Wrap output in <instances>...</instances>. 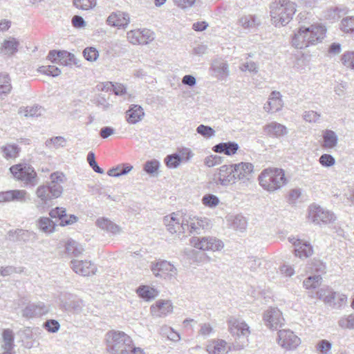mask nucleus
Here are the masks:
<instances>
[{"label":"nucleus","instance_id":"f257e3e1","mask_svg":"<svg viewBox=\"0 0 354 354\" xmlns=\"http://www.w3.org/2000/svg\"><path fill=\"white\" fill-rule=\"evenodd\" d=\"M259 185L268 192H274L287 183L285 171L278 167H268L258 177Z\"/></svg>","mask_w":354,"mask_h":354},{"label":"nucleus","instance_id":"f03ea898","mask_svg":"<svg viewBox=\"0 0 354 354\" xmlns=\"http://www.w3.org/2000/svg\"><path fill=\"white\" fill-rule=\"evenodd\" d=\"M105 342L107 351L111 354H127L133 340L124 332L112 330L106 333Z\"/></svg>","mask_w":354,"mask_h":354},{"label":"nucleus","instance_id":"7ed1b4c3","mask_svg":"<svg viewBox=\"0 0 354 354\" xmlns=\"http://www.w3.org/2000/svg\"><path fill=\"white\" fill-rule=\"evenodd\" d=\"M296 11L293 1H279L272 7L271 16L276 26L287 24Z\"/></svg>","mask_w":354,"mask_h":354},{"label":"nucleus","instance_id":"20e7f679","mask_svg":"<svg viewBox=\"0 0 354 354\" xmlns=\"http://www.w3.org/2000/svg\"><path fill=\"white\" fill-rule=\"evenodd\" d=\"M10 171L15 179L24 182L26 185H34L37 183V174L34 168L28 164H16L10 167Z\"/></svg>","mask_w":354,"mask_h":354},{"label":"nucleus","instance_id":"39448f33","mask_svg":"<svg viewBox=\"0 0 354 354\" xmlns=\"http://www.w3.org/2000/svg\"><path fill=\"white\" fill-rule=\"evenodd\" d=\"M308 219L316 224H327L335 220L333 214L321 207L313 205L309 207Z\"/></svg>","mask_w":354,"mask_h":354},{"label":"nucleus","instance_id":"423d86ee","mask_svg":"<svg viewBox=\"0 0 354 354\" xmlns=\"http://www.w3.org/2000/svg\"><path fill=\"white\" fill-rule=\"evenodd\" d=\"M191 244L196 249L216 252L223 248V243L216 238H193Z\"/></svg>","mask_w":354,"mask_h":354},{"label":"nucleus","instance_id":"0eeeda50","mask_svg":"<svg viewBox=\"0 0 354 354\" xmlns=\"http://www.w3.org/2000/svg\"><path fill=\"white\" fill-rule=\"evenodd\" d=\"M303 30L308 46L322 41L326 31L325 27L320 24H314L308 28L303 27Z\"/></svg>","mask_w":354,"mask_h":354},{"label":"nucleus","instance_id":"6e6552de","mask_svg":"<svg viewBox=\"0 0 354 354\" xmlns=\"http://www.w3.org/2000/svg\"><path fill=\"white\" fill-rule=\"evenodd\" d=\"M279 344L287 349L292 350L296 348L301 343L300 339L290 330H281L279 332Z\"/></svg>","mask_w":354,"mask_h":354},{"label":"nucleus","instance_id":"1a4fd4ad","mask_svg":"<svg viewBox=\"0 0 354 354\" xmlns=\"http://www.w3.org/2000/svg\"><path fill=\"white\" fill-rule=\"evenodd\" d=\"M184 219L180 223V215L178 213H172L164 218V223L167 230L171 234L185 233Z\"/></svg>","mask_w":354,"mask_h":354},{"label":"nucleus","instance_id":"9d476101","mask_svg":"<svg viewBox=\"0 0 354 354\" xmlns=\"http://www.w3.org/2000/svg\"><path fill=\"white\" fill-rule=\"evenodd\" d=\"M127 39L133 44L144 45L153 40L152 33L147 29H136L127 32Z\"/></svg>","mask_w":354,"mask_h":354},{"label":"nucleus","instance_id":"9b49d317","mask_svg":"<svg viewBox=\"0 0 354 354\" xmlns=\"http://www.w3.org/2000/svg\"><path fill=\"white\" fill-rule=\"evenodd\" d=\"M151 270L156 276L164 278H171L176 274V269L166 261L153 263L151 266Z\"/></svg>","mask_w":354,"mask_h":354},{"label":"nucleus","instance_id":"f8f14e48","mask_svg":"<svg viewBox=\"0 0 354 354\" xmlns=\"http://www.w3.org/2000/svg\"><path fill=\"white\" fill-rule=\"evenodd\" d=\"M47 58L53 63H58L64 66L72 64L75 62V56L66 50H50Z\"/></svg>","mask_w":354,"mask_h":354},{"label":"nucleus","instance_id":"ddd939ff","mask_svg":"<svg viewBox=\"0 0 354 354\" xmlns=\"http://www.w3.org/2000/svg\"><path fill=\"white\" fill-rule=\"evenodd\" d=\"M174 306L169 300L160 299L151 306L150 312L156 317H165L171 313Z\"/></svg>","mask_w":354,"mask_h":354},{"label":"nucleus","instance_id":"4468645a","mask_svg":"<svg viewBox=\"0 0 354 354\" xmlns=\"http://www.w3.org/2000/svg\"><path fill=\"white\" fill-rule=\"evenodd\" d=\"M228 330L235 337L248 336L250 333L248 324L239 319L232 318L228 321Z\"/></svg>","mask_w":354,"mask_h":354},{"label":"nucleus","instance_id":"2eb2a0df","mask_svg":"<svg viewBox=\"0 0 354 354\" xmlns=\"http://www.w3.org/2000/svg\"><path fill=\"white\" fill-rule=\"evenodd\" d=\"M263 319L270 328H277L281 326L284 322L282 313L276 308L268 310L263 315Z\"/></svg>","mask_w":354,"mask_h":354},{"label":"nucleus","instance_id":"dca6fc26","mask_svg":"<svg viewBox=\"0 0 354 354\" xmlns=\"http://www.w3.org/2000/svg\"><path fill=\"white\" fill-rule=\"evenodd\" d=\"M206 351L209 354H227L230 351V346L223 339H214L207 344Z\"/></svg>","mask_w":354,"mask_h":354},{"label":"nucleus","instance_id":"f3484780","mask_svg":"<svg viewBox=\"0 0 354 354\" xmlns=\"http://www.w3.org/2000/svg\"><path fill=\"white\" fill-rule=\"evenodd\" d=\"M73 270L79 274L89 276L96 271L95 266L89 261L75 260L72 261Z\"/></svg>","mask_w":354,"mask_h":354},{"label":"nucleus","instance_id":"a211bd4d","mask_svg":"<svg viewBox=\"0 0 354 354\" xmlns=\"http://www.w3.org/2000/svg\"><path fill=\"white\" fill-rule=\"evenodd\" d=\"M218 180L223 185L232 184L237 180L232 165H224L219 168Z\"/></svg>","mask_w":354,"mask_h":354},{"label":"nucleus","instance_id":"6ab92c4d","mask_svg":"<svg viewBox=\"0 0 354 354\" xmlns=\"http://www.w3.org/2000/svg\"><path fill=\"white\" fill-rule=\"evenodd\" d=\"M232 165L237 180L249 179L254 172V166L250 162H241Z\"/></svg>","mask_w":354,"mask_h":354},{"label":"nucleus","instance_id":"aec40b11","mask_svg":"<svg viewBox=\"0 0 354 354\" xmlns=\"http://www.w3.org/2000/svg\"><path fill=\"white\" fill-rule=\"evenodd\" d=\"M106 22L109 26L121 28L128 26L130 22V19L127 14L118 11L112 12L108 17Z\"/></svg>","mask_w":354,"mask_h":354},{"label":"nucleus","instance_id":"412c9836","mask_svg":"<svg viewBox=\"0 0 354 354\" xmlns=\"http://www.w3.org/2000/svg\"><path fill=\"white\" fill-rule=\"evenodd\" d=\"M239 149V145L234 142H221L214 145L212 148L215 153H223L227 156L235 155Z\"/></svg>","mask_w":354,"mask_h":354},{"label":"nucleus","instance_id":"4be33fe9","mask_svg":"<svg viewBox=\"0 0 354 354\" xmlns=\"http://www.w3.org/2000/svg\"><path fill=\"white\" fill-rule=\"evenodd\" d=\"M145 116L143 109L137 104H133L126 112V119L129 124H136L141 121Z\"/></svg>","mask_w":354,"mask_h":354},{"label":"nucleus","instance_id":"5701e85b","mask_svg":"<svg viewBox=\"0 0 354 354\" xmlns=\"http://www.w3.org/2000/svg\"><path fill=\"white\" fill-rule=\"evenodd\" d=\"M49 215L52 218L58 219L62 226L71 225L77 221V217L74 215L68 216V221L62 220L64 218V216H66V209L63 207H57L52 209L49 212Z\"/></svg>","mask_w":354,"mask_h":354},{"label":"nucleus","instance_id":"b1692460","mask_svg":"<svg viewBox=\"0 0 354 354\" xmlns=\"http://www.w3.org/2000/svg\"><path fill=\"white\" fill-rule=\"evenodd\" d=\"M283 106L281 96L279 92L273 91L268 99L267 104L265 105L264 109L268 112H276L279 111Z\"/></svg>","mask_w":354,"mask_h":354},{"label":"nucleus","instance_id":"393cba45","mask_svg":"<svg viewBox=\"0 0 354 354\" xmlns=\"http://www.w3.org/2000/svg\"><path fill=\"white\" fill-rule=\"evenodd\" d=\"M324 301L335 306L341 307L346 303L347 297L344 294L328 291V295H324Z\"/></svg>","mask_w":354,"mask_h":354},{"label":"nucleus","instance_id":"a878e982","mask_svg":"<svg viewBox=\"0 0 354 354\" xmlns=\"http://www.w3.org/2000/svg\"><path fill=\"white\" fill-rule=\"evenodd\" d=\"M295 246V254L300 259L308 258L313 255V248L310 244L301 243L298 241L294 243Z\"/></svg>","mask_w":354,"mask_h":354},{"label":"nucleus","instance_id":"bb28decb","mask_svg":"<svg viewBox=\"0 0 354 354\" xmlns=\"http://www.w3.org/2000/svg\"><path fill=\"white\" fill-rule=\"evenodd\" d=\"M185 232L192 233L200 228H204L205 223L206 222L198 217H189L188 218L184 219Z\"/></svg>","mask_w":354,"mask_h":354},{"label":"nucleus","instance_id":"cd10ccee","mask_svg":"<svg viewBox=\"0 0 354 354\" xmlns=\"http://www.w3.org/2000/svg\"><path fill=\"white\" fill-rule=\"evenodd\" d=\"M136 292L140 297L146 301L153 299L158 295V291L156 289L147 286H140Z\"/></svg>","mask_w":354,"mask_h":354},{"label":"nucleus","instance_id":"c85d7f7f","mask_svg":"<svg viewBox=\"0 0 354 354\" xmlns=\"http://www.w3.org/2000/svg\"><path fill=\"white\" fill-rule=\"evenodd\" d=\"M292 44L297 48H303L308 46L303 27H301L295 34L292 39Z\"/></svg>","mask_w":354,"mask_h":354},{"label":"nucleus","instance_id":"c756f323","mask_svg":"<svg viewBox=\"0 0 354 354\" xmlns=\"http://www.w3.org/2000/svg\"><path fill=\"white\" fill-rule=\"evenodd\" d=\"M19 42L15 38L5 40L2 44L1 52L5 55H12L17 51Z\"/></svg>","mask_w":354,"mask_h":354},{"label":"nucleus","instance_id":"7c9ffc66","mask_svg":"<svg viewBox=\"0 0 354 354\" xmlns=\"http://www.w3.org/2000/svg\"><path fill=\"white\" fill-rule=\"evenodd\" d=\"M37 226L45 233H52L55 229V224L48 217H41L37 221Z\"/></svg>","mask_w":354,"mask_h":354},{"label":"nucleus","instance_id":"2f4dec72","mask_svg":"<svg viewBox=\"0 0 354 354\" xmlns=\"http://www.w3.org/2000/svg\"><path fill=\"white\" fill-rule=\"evenodd\" d=\"M323 138V147L330 149L336 146L337 142V138L333 131L326 130L324 131Z\"/></svg>","mask_w":354,"mask_h":354},{"label":"nucleus","instance_id":"473e14b6","mask_svg":"<svg viewBox=\"0 0 354 354\" xmlns=\"http://www.w3.org/2000/svg\"><path fill=\"white\" fill-rule=\"evenodd\" d=\"M132 169L133 166L129 164H122L109 169L107 174L109 176L112 177H118L129 173L132 170Z\"/></svg>","mask_w":354,"mask_h":354},{"label":"nucleus","instance_id":"72a5a7b5","mask_svg":"<svg viewBox=\"0 0 354 354\" xmlns=\"http://www.w3.org/2000/svg\"><path fill=\"white\" fill-rule=\"evenodd\" d=\"M342 64L346 69L354 71V51H346L340 57Z\"/></svg>","mask_w":354,"mask_h":354},{"label":"nucleus","instance_id":"f704fd0d","mask_svg":"<svg viewBox=\"0 0 354 354\" xmlns=\"http://www.w3.org/2000/svg\"><path fill=\"white\" fill-rule=\"evenodd\" d=\"M11 90V80L8 75L0 74V94L9 93Z\"/></svg>","mask_w":354,"mask_h":354},{"label":"nucleus","instance_id":"c9c22d12","mask_svg":"<svg viewBox=\"0 0 354 354\" xmlns=\"http://www.w3.org/2000/svg\"><path fill=\"white\" fill-rule=\"evenodd\" d=\"M2 151L6 158H15L19 156V149L15 145H6L2 147Z\"/></svg>","mask_w":354,"mask_h":354},{"label":"nucleus","instance_id":"e433bc0d","mask_svg":"<svg viewBox=\"0 0 354 354\" xmlns=\"http://www.w3.org/2000/svg\"><path fill=\"white\" fill-rule=\"evenodd\" d=\"M266 131L274 136H281L285 133L286 128L278 123L272 122L266 127Z\"/></svg>","mask_w":354,"mask_h":354},{"label":"nucleus","instance_id":"4c0bfd02","mask_svg":"<svg viewBox=\"0 0 354 354\" xmlns=\"http://www.w3.org/2000/svg\"><path fill=\"white\" fill-rule=\"evenodd\" d=\"M37 196L40 198L42 201H47L48 200L53 199L54 198L51 195V192L48 186L41 185L36 191Z\"/></svg>","mask_w":354,"mask_h":354},{"label":"nucleus","instance_id":"58836bf2","mask_svg":"<svg viewBox=\"0 0 354 354\" xmlns=\"http://www.w3.org/2000/svg\"><path fill=\"white\" fill-rule=\"evenodd\" d=\"M40 109L38 106H27L19 110V113L24 117H35L40 115Z\"/></svg>","mask_w":354,"mask_h":354},{"label":"nucleus","instance_id":"ea45409f","mask_svg":"<svg viewBox=\"0 0 354 354\" xmlns=\"http://www.w3.org/2000/svg\"><path fill=\"white\" fill-rule=\"evenodd\" d=\"M341 30L344 32H354V17H347L341 21Z\"/></svg>","mask_w":354,"mask_h":354},{"label":"nucleus","instance_id":"a19ab883","mask_svg":"<svg viewBox=\"0 0 354 354\" xmlns=\"http://www.w3.org/2000/svg\"><path fill=\"white\" fill-rule=\"evenodd\" d=\"M165 164L169 168H176L181 162L179 155L172 154L167 156L165 159Z\"/></svg>","mask_w":354,"mask_h":354},{"label":"nucleus","instance_id":"79ce46f5","mask_svg":"<svg viewBox=\"0 0 354 354\" xmlns=\"http://www.w3.org/2000/svg\"><path fill=\"white\" fill-rule=\"evenodd\" d=\"M322 281V277L318 276L309 277L304 281V286L306 289L316 288Z\"/></svg>","mask_w":354,"mask_h":354},{"label":"nucleus","instance_id":"37998d69","mask_svg":"<svg viewBox=\"0 0 354 354\" xmlns=\"http://www.w3.org/2000/svg\"><path fill=\"white\" fill-rule=\"evenodd\" d=\"M84 58L89 62L95 61L99 57V53L93 47H87L83 51Z\"/></svg>","mask_w":354,"mask_h":354},{"label":"nucleus","instance_id":"c03bdc74","mask_svg":"<svg viewBox=\"0 0 354 354\" xmlns=\"http://www.w3.org/2000/svg\"><path fill=\"white\" fill-rule=\"evenodd\" d=\"M198 333L202 337H209L214 333V328L209 323H204L201 324Z\"/></svg>","mask_w":354,"mask_h":354},{"label":"nucleus","instance_id":"a18cd8bd","mask_svg":"<svg viewBox=\"0 0 354 354\" xmlns=\"http://www.w3.org/2000/svg\"><path fill=\"white\" fill-rule=\"evenodd\" d=\"M221 162V158L216 155H209L207 156L204 159L205 165L208 167H213L218 165H220Z\"/></svg>","mask_w":354,"mask_h":354},{"label":"nucleus","instance_id":"49530a36","mask_svg":"<svg viewBox=\"0 0 354 354\" xmlns=\"http://www.w3.org/2000/svg\"><path fill=\"white\" fill-rule=\"evenodd\" d=\"M196 131L199 134L205 138H211L215 133V131L212 127L203 124L199 125Z\"/></svg>","mask_w":354,"mask_h":354},{"label":"nucleus","instance_id":"de8ad7c7","mask_svg":"<svg viewBox=\"0 0 354 354\" xmlns=\"http://www.w3.org/2000/svg\"><path fill=\"white\" fill-rule=\"evenodd\" d=\"M159 162L156 160H152L147 161L145 165L144 169L148 174H153L156 172L159 168Z\"/></svg>","mask_w":354,"mask_h":354},{"label":"nucleus","instance_id":"09e8293b","mask_svg":"<svg viewBox=\"0 0 354 354\" xmlns=\"http://www.w3.org/2000/svg\"><path fill=\"white\" fill-rule=\"evenodd\" d=\"M218 198L214 195L207 194L204 196L203 198V203L208 207H215L218 204Z\"/></svg>","mask_w":354,"mask_h":354},{"label":"nucleus","instance_id":"8fccbe9b","mask_svg":"<svg viewBox=\"0 0 354 354\" xmlns=\"http://www.w3.org/2000/svg\"><path fill=\"white\" fill-rule=\"evenodd\" d=\"M319 163L324 167H331L335 165V158L329 154H323L319 158Z\"/></svg>","mask_w":354,"mask_h":354},{"label":"nucleus","instance_id":"3c124183","mask_svg":"<svg viewBox=\"0 0 354 354\" xmlns=\"http://www.w3.org/2000/svg\"><path fill=\"white\" fill-rule=\"evenodd\" d=\"M87 160L90 165V166L93 168V169L99 174H102L103 170L97 165L95 161V157L93 152H89L87 156Z\"/></svg>","mask_w":354,"mask_h":354},{"label":"nucleus","instance_id":"603ef678","mask_svg":"<svg viewBox=\"0 0 354 354\" xmlns=\"http://www.w3.org/2000/svg\"><path fill=\"white\" fill-rule=\"evenodd\" d=\"M41 72L46 75H50L53 77H57L61 73L60 69L55 66H48L44 67L41 70Z\"/></svg>","mask_w":354,"mask_h":354},{"label":"nucleus","instance_id":"864d4df0","mask_svg":"<svg viewBox=\"0 0 354 354\" xmlns=\"http://www.w3.org/2000/svg\"><path fill=\"white\" fill-rule=\"evenodd\" d=\"M48 187L50 189L51 195L53 198H57L61 196L63 192L62 185L50 183Z\"/></svg>","mask_w":354,"mask_h":354},{"label":"nucleus","instance_id":"5fc2aeb1","mask_svg":"<svg viewBox=\"0 0 354 354\" xmlns=\"http://www.w3.org/2000/svg\"><path fill=\"white\" fill-rule=\"evenodd\" d=\"M331 348V344L327 340L323 339L317 345V350L322 354H326Z\"/></svg>","mask_w":354,"mask_h":354},{"label":"nucleus","instance_id":"6e6d98bb","mask_svg":"<svg viewBox=\"0 0 354 354\" xmlns=\"http://www.w3.org/2000/svg\"><path fill=\"white\" fill-rule=\"evenodd\" d=\"M12 198H13V201H24L26 200L27 196V192L23 189H15L11 190Z\"/></svg>","mask_w":354,"mask_h":354},{"label":"nucleus","instance_id":"4d7b16f0","mask_svg":"<svg viewBox=\"0 0 354 354\" xmlns=\"http://www.w3.org/2000/svg\"><path fill=\"white\" fill-rule=\"evenodd\" d=\"M50 183L62 185L65 180V176L62 172L56 171L51 174Z\"/></svg>","mask_w":354,"mask_h":354},{"label":"nucleus","instance_id":"13d9d810","mask_svg":"<svg viewBox=\"0 0 354 354\" xmlns=\"http://www.w3.org/2000/svg\"><path fill=\"white\" fill-rule=\"evenodd\" d=\"M342 327L348 329L354 328V315H351L341 321Z\"/></svg>","mask_w":354,"mask_h":354},{"label":"nucleus","instance_id":"bf43d9fd","mask_svg":"<svg viewBox=\"0 0 354 354\" xmlns=\"http://www.w3.org/2000/svg\"><path fill=\"white\" fill-rule=\"evenodd\" d=\"M45 327L48 331L55 333L59 330V324L57 321L54 319H50L45 323Z\"/></svg>","mask_w":354,"mask_h":354},{"label":"nucleus","instance_id":"052dcab7","mask_svg":"<svg viewBox=\"0 0 354 354\" xmlns=\"http://www.w3.org/2000/svg\"><path fill=\"white\" fill-rule=\"evenodd\" d=\"M92 1H74L75 6L82 10L87 11L95 6Z\"/></svg>","mask_w":354,"mask_h":354},{"label":"nucleus","instance_id":"680f3d73","mask_svg":"<svg viewBox=\"0 0 354 354\" xmlns=\"http://www.w3.org/2000/svg\"><path fill=\"white\" fill-rule=\"evenodd\" d=\"M113 89L114 91V93L117 95H124L127 93V88L124 85L120 84V83H115V84H113Z\"/></svg>","mask_w":354,"mask_h":354},{"label":"nucleus","instance_id":"e2e57ef3","mask_svg":"<svg viewBox=\"0 0 354 354\" xmlns=\"http://www.w3.org/2000/svg\"><path fill=\"white\" fill-rule=\"evenodd\" d=\"M13 201L11 190L0 192V203Z\"/></svg>","mask_w":354,"mask_h":354},{"label":"nucleus","instance_id":"0e129e2a","mask_svg":"<svg viewBox=\"0 0 354 354\" xmlns=\"http://www.w3.org/2000/svg\"><path fill=\"white\" fill-rule=\"evenodd\" d=\"M179 156L182 161H188L192 156V152L188 149H184L180 151Z\"/></svg>","mask_w":354,"mask_h":354},{"label":"nucleus","instance_id":"69168bd1","mask_svg":"<svg viewBox=\"0 0 354 354\" xmlns=\"http://www.w3.org/2000/svg\"><path fill=\"white\" fill-rule=\"evenodd\" d=\"M167 337L169 339L174 341V342H178L180 339V336L179 333L174 331L171 328H168V331L167 333Z\"/></svg>","mask_w":354,"mask_h":354},{"label":"nucleus","instance_id":"338daca9","mask_svg":"<svg viewBox=\"0 0 354 354\" xmlns=\"http://www.w3.org/2000/svg\"><path fill=\"white\" fill-rule=\"evenodd\" d=\"M3 340L8 344H10L13 341V334L12 330L7 329L3 332Z\"/></svg>","mask_w":354,"mask_h":354},{"label":"nucleus","instance_id":"774afa93","mask_svg":"<svg viewBox=\"0 0 354 354\" xmlns=\"http://www.w3.org/2000/svg\"><path fill=\"white\" fill-rule=\"evenodd\" d=\"M72 23L73 25L77 28L82 27L84 25V21L83 19L81 17L77 15L73 17L72 19Z\"/></svg>","mask_w":354,"mask_h":354}]
</instances>
